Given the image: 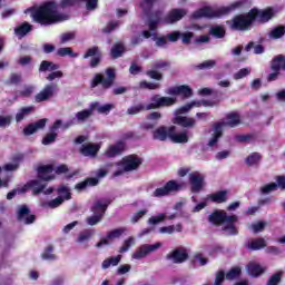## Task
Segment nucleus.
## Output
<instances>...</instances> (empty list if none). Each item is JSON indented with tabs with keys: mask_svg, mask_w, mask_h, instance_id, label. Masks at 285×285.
I'll use <instances>...</instances> for the list:
<instances>
[{
	"mask_svg": "<svg viewBox=\"0 0 285 285\" xmlns=\"http://www.w3.org/2000/svg\"><path fill=\"white\" fill-rule=\"evenodd\" d=\"M273 190H277V183H269L261 188L263 195H268L273 193Z\"/></svg>",
	"mask_w": 285,
	"mask_h": 285,
	"instance_id": "59",
	"label": "nucleus"
},
{
	"mask_svg": "<svg viewBox=\"0 0 285 285\" xmlns=\"http://www.w3.org/2000/svg\"><path fill=\"white\" fill-rule=\"evenodd\" d=\"M59 88L57 83L46 85L40 92L35 96L36 104H43V101H50L55 95H57Z\"/></svg>",
	"mask_w": 285,
	"mask_h": 285,
	"instance_id": "11",
	"label": "nucleus"
},
{
	"mask_svg": "<svg viewBox=\"0 0 285 285\" xmlns=\"http://www.w3.org/2000/svg\"><path fill=\"white\" fill-rule=\"evenodd\" d=\"M92 235H95L94 230L86 229L85 232L79 234L77 242L79 244H83V242H88V239H90V237H92Z\"/></svg>",
	"mask_w": 285,
	"mask_h": 285,
	"instance_id": "54",
	"label": "nucleus"
},
{
	"mask_svg": "<svg viewBox=\"0 0 285 285\" xmlns=\"http://www.w3.org/2000/svg\"><path fill=\"white\" fill-rule=\"evenodd\" d=\"M247 271H248L249 275H252V277H259V275H263L265 269L259 264L249 263L247 266Z\"/></svg>",
	"mask_w": 285,
	"mask_h": 285,
	"instance_id": "41",
	"label": "nucleus"
},
{
	"mask_svg": "<svg viewBox=\"0 0 285 285\" xmlns=\"http://www.w3.org/2000/svg\"><path fill=\"white\" fill-rule=\"evenodd\" d=\"M95 186H99V178L87 177L85 180L75 185V190L78 193H83V190H88V188H95Z\"/></svg>",
	"mask_w": 285,
	"mask_h": 285,
	"instance_id": "28",
	"label": "nucleus"
},
{
	"mask_svg": "<svg viewBox=\"0 0 285 285\" xmlns=\"http://www.w3.org/2000/svg\"><path fill=\"white\" fill-rule=\"evenodd\" d=\"M248 75H250V70L248 68H242L234 75V79L237 81L244 79V77H248Z\"/></svg>",
	"mask_w": 285,
	"mask_h": 285,
	"instance_id": "63",
	"label": "nucleus"
},
{
	"mask_svg": "<svg viewBox=\"0 0 285 285\" xmlns=\"http://www.w3.org/2000/svg\"><path fill=\"white\" fill-rule=\"evenodd\" d=\"M32 30V26L28 22H23L21 26L14 29V32L18 37H26L28 32Z\"/></svg>",
	"mask_w": 285,
	"mask_h": 285,
	"instance_id": "43",
	"label": "nucleus"
},
{
	"mask_svg": "<svg viewBox=\"0 0 285 285\" xmlns=\"http://www.w3.org/2000/svg\"><path fill=\"white\" fill-rule=\"evenodd\" d=\"M55 70H59V65L52 61L42 60L39 66V72H53Z\"/></svg>",
	"mask_w": 285,
	"mask_h": 285,
	"instance_id": "37",
	"label": "nucleus"
},
{
	"mask_svg": "<svg viewBox=\"0 0 285 285\" xmlns=\"http://www.w3.org/2000/svg\"><path fill=\"white\" fill-rule=\"evenodd\" d=\"M57 55L58 57H72V58L79 57V53H75V51H72V48L70 47L59 48L57 50Z\"/></svg>",
	"mask_w": 285,
	"mask_h": 285,
	"instance_id": "46",
	"label": "nucleus"
},
{
	"mask_svg": "<svg viewBox=\"0 0 285 285\" xmlns=\"http://www.w3.org/2000/svg\"><path fill=\"white\" fill-rule=\"evenodd\" d=\"M180 39L184 46H190L195 39V33L193 31L180 32Z\"/></svg>",
	"mask_w": 285,
	"mask_h": 285,
	"instance_id": "49",
	"label": "nucleus"
},
{
	"mask_svg": "<svg viewBox=\"0 0 285 285\" xmlns=\"http://www.w3.org/2000/svg\"><path fill=\"white\" fill-rule=\"evenodd\" d=\"M46 124H48V119L46 118L39 119L36 122H31L23 128L22 134L24 135V137H30V135H35L37 130H43V128H46Z\"/></svg>",
	"mask_w": 285,
	"mask_h": 285,
	"instance_id": "23",
	"label": "nucleus"
},
{
	"mask_svg": "<svg viewBox=\"0 0 285 285\" xmlns=\"http://www.w3.org/2000/svg\"><path fill=\"white\" fill-rule=\"evenodd\" d=\"M176 117L173 119V124L176 126H180L181 128H195L197 126V121L193 117L180 116V114L176 112Z\"/></svg>",
	"mask_w": 285,
	"mask_h": 285,
	"instance_id": "26",
	"label": "nucleus"
},
{
	"mask_svg": "<svg viewBox=\"0 0 285 285\" xmlns=\"http://www.w3.org/2000/svg\"><path fill=\"white\" fill-rule=\"evenodd\" d=\"M167 95L171 97H183V99H190L193 97V89L188 85H180L176 87H170L167 90Z\"/></svg>",
	"mask_w": 285,
	"mask_h": 285,
	"instance_id": "18",
	"label": "nucleus"
},
{
	"mask_svg": "<svg viewBox=\"0 0 285 285\" xmlns=\"http://www.w3.org/2000/svg\"><path fill=\"white\" fill-rule=\"evenodd\" d=\"M141 164H144V159L137 156V154H131L125 156L119 165L122 166L127 173H132V170H139Z\"/></svg>",
	"mask_w": 285,
	"mask_h": 285,
	"instance_id": "12",
	"label": "nucleus"
},
{
	"mask_svg": "<svg viewBox=\"0 0 285 285\" xmlns=\"http://www.w3.org/2000/svg\"><path fill=\"white\" fill-rule=\"evenodd\" d=\"M158 248H161V243H156L154 245H150V244L141 245L132 254V259H144V257H147L148 255H150V253H155V250H158Z\"/></svg>",
	"mask_w": 285,
	"mask_h": 285,
	"instance_id": "15",
	"label": "nucleus"
},
{
	"mask_svg": "<svg viewBox=\"0 0 285 285\" xmlns=\"http://www.w3.org/2000/svg\"><path fill=\"white\" fill-rule=\"evenodd\" d=\"M17 220L22 222L27 226L37 222V216L30 214V207L28 205H21L17 213Z\"/></svg>",
	"mask_w": 285,
	"mask_h": 285,
	"instance_id": "16",
	"label": "nucleus"
},
{
	"mask_svg": "<svg viewBox=\"0 0 285 285\" xmlns=\"http://www.w3.org/2000/svg\"><path fill=\"white\" fill-rule=\"evenodd\" d=\"M244 6V1L238 0L233 2L227 7H220L218 9H213L212 7L205 6L191 13V19H222V17H226V14H230V12H235V10L242 8Z\"/></svg>",
	"mask_w": 285,
	"mask_h": 285,
	"instance_id": "3",
	"label": "nucleus"
},
{
	"mask_svg": "<svg viewBox=\"0 0 285 285\" xmlns=\"http://www.w3.org/2000/svg\"><path fill=\"white\" fill-rule=\"evenodd\" d=\"M81 3H86V10L92 12L99 8V0H79Z\"/></svg>",
	"mask_w": 285,
	"mask_h": 285,
	"instance_id": "51",
	"label": "nucleus"
},
{
	"mask_svg": "<svg viewBox=\"0 0 285 285\" xmlns=\"http://www.w3.org/2000/svg\"><path fill=\"white\" fill-rule=\"evenodd\" d=\"M229 217H234V219L225 222V224H223V230L230 237H234L235 235H239V229H237V226L235 225L239 222V217H237V215H230Z\"/></svg>",
	"mask_w": 285,
	"mask_h": 285,
	"instance_id": "30",
	"label": "nucleus"
},
{
	"mask_svg": "<svg viewBox=\"0 0 285 285\" xmlns=\"http://www.w3.org/2000/svg\"><path fill=\"white\" fill-rule=\"evenodd\" d=\"M120 262L121 255L108 257L102 262L101 268L102 271H107V268H110V266H119Z\"/></svg>",
	"mask_w": 285,
	"mask_h": 285,
	"instance_id": "39",
	"label": "nucleus"
},
{
	"mask_svg": "<svg viewBox=\"0 0 285 285\" xmlns=\"http://www.w3.org/2000/svg\"><path fill=\"white\" fill-rule=\"evenodd\" d=\"M175 131V126H160L153 131V139L155 141H167L170 139L171 132Z\"/></svg>",
	"mask_w": 285,
	"mask_h": 285,
	"instance_id": "19",
	"label": "nucleus"
},
{
	"mask_svg": "<svg viewBox=\"0 0 285 285\" xmlns=\"http://www.w3.org/2000/svg\"><path fill=\"white\" fill-rule=\"evenodd\" d=\"M155 3H157V0H142L140 3V8H142L144 12H150Z\"/></svg>",
	"mask_w": 285,
	"mask_h": 285,
	"instance_id": "57",
	"label": "nucleus"
},
{
	"mask_svg": "<svg viewBox=\"0 0 285 285\" xmlns=\"http://www.w3.org/2000/svg\"><path fill=\"white\" fill-rule=\"evenodd\" d=\"M105 75L107 77H104L101 73H96L90 81V88L95 89L97 86H101L102 90H110V88L115 86V81H117V71L115 68L109 67L105 70Z\"/></svg>",
	"mask_w": 285,
	"mask_h": 285,
	"instance_id": "6",
	"label": "nucleus"
},
{
	"mask_svg": "<svg viewBox=\"0 0 285 285\" xmlns=\"http://www.w3.org/2000/svg\"><path fill=\"white\" fill-rule=\"evenodd\" d=\"M269 68L273 72L267 76V81H277V79H279V75H282V70L285 71V56H275L271 60Z\"/></svg>",
	"mask_w": 285,
	"mask_h": 285,
	"instance_id": "8",
	"label": "nucleus"
},
{
	"mask_svg": "<svg viewBox=\"0 0 285 285\" xmlns=\"http://www.w3.org/2000/svg\"><path fill=\"white\" fill-rule=\"evenodd\" d=\"M234 219L235 217L228 216L224 209H216L208 216V222L213 226H224L227 222H233Z\"/></svg>",
	"mask_w": 285,
	"mask_h": 285,
	"instance_id": "13",
	"label": "nucleus"
},
{
	"mask_svg": "<svg viewBox=\"0 0 285 285\" xmlns=\"http://www.w3.org/2000/svg\"><path fill=\"white\" fill-rule=\"evenodd\" d=\"M99 150H101V145L99 144H83L79 153L83 155V157H97Z\"/></svg>",
	"mask_w": 285,
	"mask_h": 285,
	"instance_id": "27",
	"label": "nucleus"
},
{
	"mask_svg": "<svg viewBox=\"0 0 285 285\" xmlns=\"http://www.w3.org/2000/svg\"><path fill=\"white\" fill-rule=\"evenodd\" d=\"M82 59H90L89 68H99L104 59V53L101 52L99 46H94L86 50V52L82 56Z\"/></svg>",
	"mask_w": 285,
	"mask_h": 285,
	"instance_id": "10",
	"label": "nucleus"
},
{
	"mask_svg": "<svg viewBox=\"0 0 285 285\" xmlns=\"http://www.w3.org/2000/svg\"><path fill=\"white\" fill-rule=\"evenodd\" d=\"M226 119H227L226 122L214 124V134L212 139L207 144L209 148L217 146V144L219 142V139L224 137V126H228L229 128H235L236 126H239L242 124V117L235 111L227 114Z\"/></svg>",
	"mask_w": 285,
	"mask_h": 285,
	"instance_id": "4",
	"label": "nucleus"
},
{
	"mask_svg": "<svg viewBox=\"0 0 285 285\" xmlns=\"http://www.w3.org/2000/svg\"><path fill=\"white\" fill-rule=\"evenodd\" d=\"M285 35V27L284 26H277L275 27L271 32L269 37L271 39H282Z\"/></svg>",
	"mask_w": 285,
	"mask_h": 285,
	"instance_id": "47",
	"label": "nucleus"
},
{
	"mask_svg": "<svg viewBox=\"0 0 285 285\" xmlns=\"http://www.w3.org/2000/svg\"><path fill=\"white\" fill-rule=\"evenodd\" d=\"M207 199L213 204H225V202H228V190L224 189L209 194L207 195Z\"/></svg>",
	"mask_w": 285,
	"mask_h": 285,
	"instance_id": "32",
	"label": "nucleus"
},
{
	"mask_svg": "<svg viewBox=\"0 0 285 285\" xmlns=\"http://www.w3.org/2000/svg\"><path fill=\"white\" fill-rule=\"evenodd\" d=\"M202 106H204L202 100H193L191 102L186 104V105L181 106L180 108H178L176 110V114L186 115V112L193 110V108H202Z\"/></svg>",
	"mask_w": 285,
	"mask_h": 285,
	"instance_id": "35",
	"label": "nucleus"
},
{
	"mask_svg": "<svg viewBox=\"0 0 285 285\" xmlns=\"http://www.w3.org/2000/svg\"><path fill=\"white\" fill-rule=\"evenodd\" d=\"M188 130L185 129L177 134V127L174 126V131L170 134V141H173V144H188Z\"/></svg>",
	"mask_w": 285,
	"mask_h": 285,
	"instance_id": "31",
	"label": "nucleus"
},
{
	"mask_svg": "<svg viewBox=\"0 0 285 285\" xmlns=\"http://www.w3.org/2000/svg\"><path fill=\"white\" fill-rule=\"evenodd\" d=\"M31 112H35V107H22L19 112L16 114V121L17 124H21Z\"/></svg>",
	"mask_w": 285,
	"mask_h": 285,
	"instance_id": "38",
	"label": "nucleus"
},
{
	"mask_svg": "<svg viewBox=\"0 0 285 285\" xmlns=\"http://www.w3.org/2000/svg\"><path fill=\"white\" fill-rule=\"evenodd\" d=\"M31 17L36 23L40 26H53V23H59L63 21V16L57 11V2L48 1L37 9L31 8Z\"/></svg>",
	"mask_w": 285,
	"mask_h": 285,
	"instance_id": "1",
	"label": "nucleus"
},
{
	"mask_svg": "<svg viewBox=\"0 0 285 285\" xmlns=\"http://www.w3.org/2000/svg\"><path fill=\"white\" fill-rule=\"evenodd\" d=\"M254 11L255 21H258V23H268L273 17H275V10L273 8H267L265 10H259L257 8H253L249 10V12Z\"/></svg>",
	"mask_w": 285,
	"mask_h": 285,
	"instance_id": "17",
	"label": "nucleus"
},
{
	"mask_svg": "<svg viewBox=\"0 0 285 285\" xmlns=\"http://www.w3.org/2000/svg\"><path fill=\"white\" fill-rule=\"evenodd\" d=\"M30 188H33V195H41V193H43V190L46 189V185H41L38 179L29 180L23 187L14 188L9 191L7 194V199L10 202L11 199H14L17 195H23L28 193Z\"/></svg>",
	"mask_w": 285,
	"mask_h": 285,
	"instance_id": "7",
	"label": "nucleus"
},
{
	"mask_svg": "<svg viewBox=\"0 0 285 285\" xmlns=\"http://www.w3.org/2000/svg\"><path fill=\"white\" fill-rule=\"evenodd\" d=\"M139 88L141 90H157L160 88V86H159V83L148 82L146 80H142L139 82Z\"/></svg>",
	"mask_w": 285,
	"mask_h": 285,
	"instance_id": "50",
	"label": "nucleus"
},
{
	"mask_svg": "<svg viewBox=\"0 0 285 285\" xmlns=\"http://www.w3.org/2000/svg\"><path fill=\"white\" fill-rule=\"evenodd\" d=\"M204 175L199 171H193L189 174V185L191 193H202L204 190V186H206Z\"/></svg>",
	"mask_w": 285,
	"mask_h": 285,
	"instance_id": "14",
	"label": "nucleus"
},
{
	"mask_svg": "<svg viewBox=\"0 0 285 285\" xmlns=\"http://www.w3.org/2000/svg\"><path fill=\"white\" fill-rule=\"evenodd\" d=\"M23 77L21 73L13 72L10 75L9 79L6 81L7 86H19Z\"/></svg>",
	"mask_w": 285,
	"mask_h": 285,
	"instance_id": "48",
	"label": "nucleus"
},
{
	"mask_svg": "<svg viewBox=\"0 0 285 285\" xmlns=\"http://www.w3.org/2000/svg\"><path fill=\"white\" fill-rule=\"evenodd\" d=\"M209 32L216 39H224L226 37V29H224L222 26L212 27Z\"/></svg>",
	"mask_w": 285,
	"mask_h": 285,
	"instance_id": "44",
	"label": "nucleus"
},
{
	"mask_svg": "<svg viewBox=\"0 0 285 285\" xmlns=\"http://www.w3.org/2000/svg\"><path fill=\"white\" fill-rule=\"evenodd\" d=\"M53 252L55 247L52 245L47 246L41 254L42 259L47 262H55V259H57V255L52 254Z\"/></svg>",
	"mask_w": 285,
	"mask_h": 285,
	"instance_id": "42",
	"label": "nucleus"
},
{
	"mask_svg": "<svg viewBox=\"0 0 285 285\" xmlns=\"http://www.w3.org/2000/svg\"><path fill=\"white\" fill-rule=\"evenodd\" d=\"M97 108H99V102H91L88 109H83L76 114L77 121L83 124V121L92 117V112H95Z\"/></svg>",
	"mask_w": 285,
	"mask_h": 285,
	"instance_id": "29",
	"label": "nucleus"
},
{
	"mask_svg": "<svg viewBox=\"0 0 285 285\" xmlns=\"http://www.w3.org/2000/svg\"><path fill=\"white\" fill-rule=\"evenodd\" d=\"M135 238L130 236L128 239L124 242V245L120 247L119 253H128L130 250V246H134Z\"/></svg>",
	"mask_w": 285,
	"mask_h": 285,
	"instance_id": "58",
	"label": "nucleus"
},
{
	"mask_svg": "<svg viewBox=\"0 0 285 285\" xmlns=\"http://www.w3.org/2000/svg\"><path fill=\"white\" fill-rule=\"evenodd\" d=\"M246 250H262V248H266V239L259 237L249 240L244 245Z\"/></svg>",
	"mask_w": 285,
	"mask_h": 285,
	"instance_id": "33",
	"label": "nucleus"
},
{
	"mask_svg": "<svg viewBox=\"0 0 285 285\" xmlns=\"http://www.w3.org/2000/svg\"><path fill=\"white\" fill-rule=\"evenodd\" d=\"M119 28V20L116 21H109L105 28H102L104 35H110L114 30H117Z\"/></svg>",
	"mask_w": 285,
	"mask_h": 285,
	"instance_id": "55",
	"label": "nucleus"
},
{
	"mask_svg": "<svg viewBox=\"0 0 285 285\" xmlns=\"http://www.w3.org/2000/svg\"><path fill=\"white\" fill-rule=\"evenodd\" d=\"M217 66L215 60H205L204 62L196 66L197 70H210Z\"/></svg>",
	"mask_w": 285,
	"mask_h": 285,
	"instance_id": "52",
	"label": "nucleus"
},
{
	"mask_svg": "<svg viewBox=\"0 0 285 285\" xmlns=\"http://www.w3.org/2000/svg\"><path fill=\"white\" fill-rule=\"evenodd\" d=\"M150 102L147 105L138 104L127 109V115H139V112H146L148 110H159V108H170L177 104V98L161 96L155 94L150 97Z\"/></svg>",
	"mask_w": 285,
	"mask_h": 285,
	"instance_id": "2",
	"label": "nucleus"
},
{
	"mask_svg": "<svg viewBox=\"0 0 285 285\" xmlns=\"http://www.w3.org/2000/svg\"><path fill=\"white\" fill-rule=\"evenodd\" d=\"M166 39L171 43H177V40L181 39V31H173L167 33Z\"/></svg>",
	"mask_w": 285,
	"mask_h": 285,
	"instance_id": "62",
	"label": "nucleus"
},
{
	"mask_svg": "<svg viewBox=\"0 0 285 285\" xmlns=\"http://www.w3.org/2000/svg\"><path fill=\"white\" fill-rule=\"evenodd\" d=\"M102 219L104 218L101 217V215L94 214L92 216L87 217L86 222L88 226H97V224H99V222H101Z\"/></svg>",
	"mask_w": 285,
	"mask_h": 285,
	"instance_id": "60",
	"label": "nucleus"
},
{
	"mask_svg": "<svg viewBox=\"0 0 285 285\" xmlns=\"http://www.w3.org/2000/svg\"><path fill=\"white\" fill-rule=\"evenodd\" d=\"M184 188V185L177 180H168L164 187L156 188L153 193V197H168L173 193H179Z\"/></svg>",
	"mask_w": 285,
	"mask_h": 285,
	"instance_id": "9",
	"label": "nucleus"
},
{
	"mask_svg": "<svg viewBox=\"0 0 285 285\" xmlns=\"http://www.w3.org/2000/svg\"><path fill=\"white\" fill-rule=\"evenodd\" d=\"M283 275H284V272H277L273 274L267 281L266 285H279V282H282Z\"/></svg>",
	"mask_w": 285,
	"mask_h": 285,
	"instance_id": "53",
	"label": "nucleus"
},
{
	"mask_svg": "<svg viewBox=\"0 0 285 285\" xmlns=\"http://www.w3.org/2000/svg\"><path fill=\"white\" fill-rule=\"evenodd\" d=\"M240 275H242V268L240 267H233L226 274V279H229V281L237 279V277H240Z\"/></svg>",
	"mask_w": 285,
	"mask_h": 285,
	"instance_id": "56",
	"label": "nucleus"
},
{
	"mask_svg": "<svg viewBox=\"0 0 285 285\" xmlns=\"http://www.w3.org/2000/svg\"><path fill=\"white\" fill-rule=\"evenodd\" d=\"M255 21V11H249L246 14H236L232 20H228L226 23L229 30H234L237 32H246L250 30V26H253Z\"/></svg>",
	"mask_w": 285,
	"mask_h": 285,
	"instance_id": "5",
	"label": "nucleus"
},
{
	"mask_svg": "<svg viewBox=\"0 0 285 285\" xmlns=\"http://www.w3.org/2000/svg\"><path fill=\"white\" fill-rule=\"evenodd\" d=\"M126 151V142L124 140H119L115 145H110L107 150L105 151V156L108 159H112L115 157H119V155H124Z\"/></svg>",
	"mask_w": 285,
	"mask_h": 285,
	"instance_id": "21",
	"label": "nucleus"
},
{
	"mask_svg": "<svg viewBox=\"0 0 285 285\" xmlns=\"http://www.w3.org/2000/svg\"><path fill=\"white\" fill-rule=\"evenodd\" d=\"M224 279H226V272L220 269V271H218L216 273L214 285H222V284H224Z\"/></svg>",
	"mask_w": 285,
	"mask_h": 285,
	"instance_id": "64",
	"label": "nucleus"
},
{
	"mask_svg": "<svg viewBox=\"0 0 285 285\" xmlns=\"http://www.w3.org/2000/svg\"><path fill=\"white\" fill-rule=\"evenodd\" d=\"M170 68V61H157L153 65L154 70H168Z\"/></svg>",
	"mask_w": 285,
	"mask_h": 285,
	"instance_id": "61",
	"label": "nucleus"
},
{
	"mask_svg": "<svg viewBox=\"0 0 285 285\" xmlns=\"http://www.w3.org/2000/svg\"><path fill=\"white\" fill-rule=\"evenodd\" d=\"M126 230V227H119L108 232L106 238H101L100 242L96 244V248H101V246H109L110 242H108V239H119V237H121Z\"/></svg>",
	"mask_w": 285,
	"mask_h": 285,
	"instance_id": "20",
	"label": "nucleus"
},
{
	"mask_svg": "<svg viewBox=\"0 0 285 285\" xmlns=\"http://www.w3.org/2000/svg\"><path fill=\"white\" fill-rule=\"evenodd\" d=\"M109 204L110 202L102 204L98 200L91 206V213H94V215H101V217L104 218V215H106V210H108Z\"/></svg>",
	"mask_w": 285,
	"mask_h": 285,
	"instance_id": "36",
	"label": "nucleus"
},
{
	"mask_svg": "<svg viewBox=\"0 0 285 285\" xmlns=\"http://www.w3.org/2000/svg\"><path fill=\"white\" fill-rule=\"evenodd\" d=\"M57 137H59V134L56 131L46 134L41 140L42 146H50V144H55V141H57Z\"/></svg>",
	"mask_w": 285,
	"mask_h": 285,
	"instance_id": "45",
	"label": "nucleus"
},
{
	"mask_svg": "<svg viewBox=\"0 0 285 285\" xmlns=\"http://www.w3.org/2000/svg\"><path fill=\"white\" fill-rule=\"evenodd\" d=\"M53 171V165H40L37 168L38 179H41V181H52V179H55V176H50V174H52Z\"/></svg>",
	"mask_w": 285,
	"mask_h": 285,
	"instance_id": "25",
	"label": "nucleus"
},
{
	"mask_svg": "<svg viewBox=\"0 0 285 285\" xmlns=\"http://www.w3.org/2000/svg\"><path fill=\"white\" fill-rule=\"evenodd\" d=\"M186 14H188V11L186 9H171L165 17V23H177V21H181V19L185 18Z\"/></svg>",
	"mask_w": 285,
	"mask_h": 285,
	"instance_id": "24",
	"label": "nucleus"
},
{
	"mask_svg": "<svg viewBox=\"0 0 285 285\" xmlns=\"http://www.w3.org/2000/svg\"><path fill=\"white\" fill-rule=\"evenodd\" d=\"M125 52L126 46L124 42H116L110 49V57L111 59H119L120 57H124Z\"/></svg>",
	"mask_w": 285,
	"mask_h": 285,
	"instance_id": "34",
	"label": "nucleus"
},
{
	"mask_svg": "<svg viewBox=\"0 0 285 285\" xmlns=\"http://www.w3.org/2000/svg\"><path fill=\"white\" fill-rule=\"evenodd\" d=\"M166 259H171L174 264H184L188 259V252L185 248H176L166 255Z\"/></svg>",
	"mask_w": 285,
	"mask_h": 285,
	"instance_id": "22",
	"label": "nucleus"
},
{
	"mask_svg": "<svg viewBox=\"0 0 285 285\" xmlns=\"http://www.w3.org/2000/svg\"><path fill=\"white\" fill-rule=\"evenodd\" d=\"M262 161V154L254 151L247 158L245 159L246 166H259V163Z\"/></svg>",
	"mask_w": 285,
	"mask_h": 285,
	"instance_id": "40",
	"label": "nucleus"
}]
</instances>
